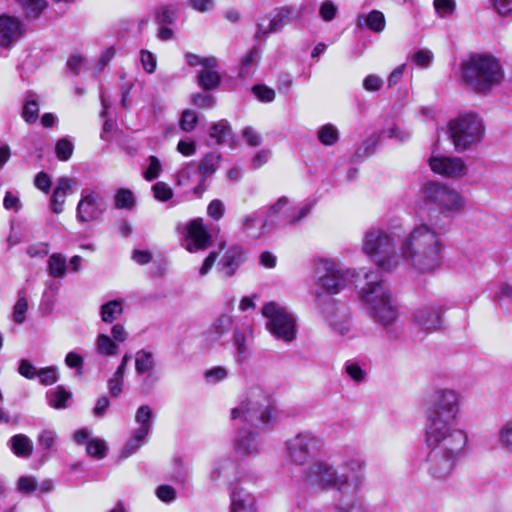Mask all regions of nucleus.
<instances>
[{
	"label": "nucleus",
	"mask_w": 512,
	"mask_h": 512,
	"mask_svg": "<svg viewBox=\"0 0 512 512\" xmlns=\"http://www.w3.org/2000/svg\"><path fill=\"white\" fill-rule=\"evenodd\" d=\"M252 92L261 102H272L275 99V91L263 84L254 85Z\"/></svg>",
	"instance_id": "052dcab7"
},
{
	"label": "nucleus",
	"mask_w": 512,
	"mask_h": 512,
	"mask_svg": "<svg viewBox=\"0 0 512 512\" xmlns=\"http://www.w3.org/2000/svg\"><path fill=\"white\" fill-rule=\"evenodd\" d=\"M433 6L436 14L440 18H445L452 15L456 9L455 0H434Z\"/></svg>",
	"instance_id": "13d9d810"
},
{
	"label": "nucleus",
	"mask_w": 512,
	"mask_h": 512,
	"mask_svg": "<svg viewBox=\"0 0 512 512\" xmlns=\"http://www.w3.org/2000/svg\"><path fill=\"white\" fill-rule=\"evenodd\" d=\"M444 308L438 302L422 303L413 314L414 322L422 329L432 332L443 325Z\"/></svg>",
	"instance_id": "f3484780"
},
{
	"label": "nucleus",
	"mask_w": 512,
	"mask_h": 512,
	"mask_svg": "<svg viewBox=\"0 0 512 512\" xmlns=\"http://www.w3.org/2000/svg\"><path fill=\"white\" fill-rule=\"evenodd\" d=\"M106 205L101 198V194H86L78 203L77 217L82 222L93 221L97 219Z\"/></svg>",
	"instance_id": "aec40b11"
},
{
	"label": "nucleus",
	"mask_w": 512,
	"mask_h": 512,
	"mask_svg": "<svg viewBox=\"0 0 512 512\" xmlns=\"http://www.w3.org/2000/svg\"><path fill=\"white\" fill-rule=\"evenodd\" d=\"M261 58L260 50L257 46H253L249 53L241 60L238 76L242 79L248 77L252 69L257 65Z\"/></svg>",
	"instance_id": "58836bf2"
},
{
	"label": "nucleus",
	"mask_w": 512,
	"mask_h": 512,
	"mask_svg": "<svg viewBox=\"0 0 512 512\" xmlns=\"http://www.w3.org/2000/svg\"><path fill=\"white\" fill-rule=\"evenodd\" d=\"M461 79L475 92L486 94L502 83L504 71L500 61L490 54L474 53L461 63Z\"/></svg>",
	"instance_id": "20e7f679"
},
{
	"label": "nucleus",
	"mask_w": 512,
	"mask_h": 512,
	"mask_svg": "<svg viewBox=\"0 0 512 512\" xmlns=\"http://www.w3.org/2000/svg\"><path fill=\"white\" fill-rule=\"evenodd\" d=\"M152 420V409L148 405L140 406L135 415V421L140 425L139 428H146L147 435L150 432Z\"/></svg>",
	"instance_id": "6e6d98bb"
},
{
	"label": "nucleus",
	"mask_w": 512,
	"mask_h": 512,
	"mask_svg": "<svg viewBox=\"0 0 512 512\" xmlns=\"http://www.w3.org/2000/svg\"><path fill=\"white\" fill-rule=\"evenodd\" d=\"M37 377L42 385H53L59 379L58 369L55 366L41 368L38 370Z\"/></svg>",
	"instance_id": "5fc2aeb1"
},
{
	"label": "nucleus",
	"mask_w": 512,
	"mask_h": 512,
	"mask_svg": "<svg viewBox=\"0 0 512 512\" xmlns=\"http://www.w3.org/2000/svg\"><path fill=\"white\" fill-rule=\"evenodd\" d=\"M67 263L60 253H53L48 259L49 274L54 278H63L66 274Z\"/></svg>",
	"instance_id": "a19ab883"
},
{
	"label": "nucleus",
	"mask_w": 512,
	"mask_h": 512,
	"mask_svg": "<svg viewBox=\"0 0 512 512\" xmlns=\"http://www.w3.org/2000/svg\"><path fill=\"white\" fill-rule=\"evenodd\" d=\"M204 376L209 383L216 384L228 376V371L222 366H216L206 370Z\"/></svg>",
	"instance_id": "0e129e2a"
},
{
	"label": "nucleus",
	"mask_w": 512,
	"mask_h": 512,
	"mask_svg": "<svg viewBox=\"0 0 512 512\" xmlns=\"http://www.w3.org/2000/svg\"><path fill=\"white\" fill-rule=\"evenodd\" d=\"M318 140L326 146L334 145L339 138L337 128L332 124H325L318 130Z\"/></svg>",
	"instance_id": "de8ad7c7"
},
{
	"label": "nucleus",
	"mask_w": 512,
	"mask_h": 512,
	"mask_svg": "<svg viewBox=\"0 0 512 512\" xmlns=\"http://www.w3.org/2000/svg\"><path fill=\"white\" fill-rule=\"evenodd\" d=\"M231 418L241 419L257 427H268L271 422V398L260 387H253L247 391L239 406L231 411Z\"/></svg>",
	"instance_id": "423d86ee"
},
{
	"label": "nucleus",
	"mask_w": 512,
	"mask_h": 512,
	"mask_svg": "<svg viewBox=\"0 0 512 512\" xmlns=\"http://www.w3.org/2000/svg\"><path fill=\"white\" fill-rule=\"evenodd\" d=\"M22 116L28 123H33L39 116V104L35 95L30 94L23 106Z\"/></svg>",
	"instance_id": "09e8293b"
},
{
	"label": "nucleus",
	"mask_w": 512,
	"mask_h": 512,
	"mask_svg": "<svg viewBox=\"0 0 512 512\" xmlns=\"http://www.w3.org/2000/svg\"><path fill=\"white\" fill-rule=\"evenodd\" d=\"M498 441L503 448L512 452V420L501 426L498 433Z\"/></svg>",
	"instance_id": "bf43d9fd"
},
{
	"label": "nucleus",
	"mask_w": 512,
	"mask_h": 512,
	"mask_svg": "<svg viewBox=\"0 0 512 512\" xmlns=\"http://www.w3.org/2000/svg\"><path fill=\"white\" fill-rule=\"evenodd\" d=\"M147 436L146 428H137L133 435L126 442L122 450L121 457L128 458L129 456L136 453V451L146 442Z\"/></svg>",
	"instance_id": "c9c22d12"
},
{
	"label": "nucleus",
	"mask_w": 512,
	"mask_h": 512,
	"mask_svg": "<svg viewBox=\"0 0 512 512\" xmlns=\"http://www.w3.org/2000/svg\"><path fill=\"white\" fill-rule=\"evenodd\" d=\"M231 512H256L254 496L244 489H233L231 493Z\"/></svg>",
	"instance_id": "bb28decb"
},
{
	"label": "nucleus",
	"mask_w": 512,
	"mask_h": 512,
	"mask_svg": "<svg viewBox=\"0 0 512 512\" xmlns=\"http://www.w3.org/2000/svg\"><path fill=\"white\" fill-rule=\"evenodd\" d=\"M21 22L10 16L0 15V47L8 48L21 36Z\"/></svg>",
	"instance_id": "b1692460"
},
{
	"label": "nucleus",
	"mask_w": 512,
	"mask_h": 512,
	"mask_svg": "<svg viewBox=\"0 0 512 512\" xmlns=\"http://www.w3.org/2000/svg\"><path fill=\"white\" fill-rule=\"evenodd\" d=\"M461 397L450 389L436 391L426 413L425 426L454 424L460 413Z\"/></svg>",
	"instance_id": "9d476101"
},
{
	"label": "nucleus",
	"mask_w": 512,
	"mask_h": 512,
	"mask_svg": "<svg viewBox=\"0 0 512 512\" xmlns=\"http://www.w3.org/2000/svg\"><path fill=\"white\" fill-rule=\"evenodd\" d=\"M210 479L218 486H226L228 489H235L233 486L240 480L238 465L231 459L217 461L211 472Z\"/></svg>",
	"instance_id": "a211bd4d"
},
{
	"label": "nucleus",
	"mask_w": 512,
	"mask_h": 512,
	"mask_svg": "<svg viewBox=\"0 0 512 512\" xmlns=\"http://www.w3.org/2000/svg\"><path fill=\"white\" fill-rule=\"evenodd\" d=\"M250 327L237 328L234 331L233 339L237 351V360L242 362L246 359L248 346L247 339L250 334Z\"/></svg>",
	"instance_id": "ea45409f"
},
{
	"label": "nucleus",
	"mask_w": 512,
	"mask_h": 512,
	"mask_svg": "<svg viewBox=\"0 0 512 512\" xmlns=\"http://www.w3.org/2000/svg\"><path fill=\"white\" fill-rule=\"evenodd\" d=\"M156 367V361L151 351L141 349L135 354V371L137 375H144L153 372Z\"/></svg>",
	"instance_id": "f704fd0d"
},
{
	"label": "nucleus",
	"mask_w": 512,
	"mask_h": 512,
	"mask_svg": "<svg viewBox=\"0 0 512 512\" xmlns=\"http://www.w3.org/2000/svg\"><path fill=\"white\" fill-rule=\"evenodd\" d=\"M108 447L103 439L91 438L86 444V453L95 459H103L107 456Z\"/></svg>",
	"instance_id": "a18cd8bd"
},
{
	"label": "nucleus",
	"mask_w": 512,
	"mask_h": 512,
	"mask_svg": "<svg viewBox=\"0 0 512 512\" xmlns=\"http://www.w3.org/2000/svg\"><path fill=\"white\" fill-rule=\"evenodd\" d=\"M493 293L500 307L507 313H512V283H497Z\"/></svg>",
	"instance_id": "2f4dec72"
},
{
	"label": "nucleus",
	"mask_w": 512,
	"mask_h": 512,
	"mask_svg": "<svg viewBox=\"0 0 512 512\" xmlns=\"http://www.w3.org/2000/svg\"><path fill=\"white\" fill-rule=\"evenodd\" d=\"M178 14L176 5H164L155 12V19L159 25H172L175 23Z\"/></svg>",
	"instance_id": "79ce46f5"
},
{
	"label": "nucleus",
	"mask_w": 512,
	"mask_h": 512,
	"mask_svg": "<svg viewBox=\"0 0 512 512\" xmlns=\"http://www.w3.org/2000/svg\"><path fill=\"white\" fill-rule=\"evenodd\" d=\"M326 318H327V321L329 322L331 329L335 333H337L341 336H345L349 333L350 318L347 314L343 313L341 315L340 319H338L337 316H335V315H328Z\"/></svg>",
	"instance_id": "49530a36"
},
{
	"label": "nucleus",
	"mask_w": 512,
	"mask_h": 512,
	"mask_svg": "<svg viewBox=\"0 0 512 512\" xmlns=\"http://www.w3.org/2000/svg\"><path fill=\"white\" fill-rule=\"evenodd\" d=\"M190 475L188 464L184 463L182 459L176 458L173 463V468L170 473V479L177 483H184Z\"/></svg>",
	"instance_id": "3c124183"
},
{
	"label": "nucleus",
	"mask_w": 512,
	"mask_h": 512,
	"mask_svg": "<svg viewBox=\"0 0 512 512\" xmlns=\"http://www.w3.org/2000/svg\"><path fill=\"white\" fill-rule=\"evenodd\" d=\"M209 136L215 140L217 145L228 143L232 139V130L229 123L221 120L213 124L210 128Z\"/></svg>",
	"instance_id": "e433bc0d"
},
{
	"label": "nucleus",
	"mask_w": 512,
	"mask_h": 512,
	"mask_svg": "<svg viewBox=\"0 0 512 512\" xmlns=\"http://www.w3.org/2000/svg\"><path fill=\"white\" fill-rule=\"evenodd\" d=\"M149 165L146 170L143 172V176L146 180L152 181L155 180L162 169L161 163L156 156H150L148 158Z\"/></svg>",
	"instance_id": "680f3d73"
},
{
	"label": "nucleus",
	"mask_w": 512,
	"mask_h": 512,
	"mask_svg": "<svg viewBox=\"0 0 512 512\" xmlns=\"http://www.w3.org/2000/svg\"><path fill=\"white\" fill-rule=\"evenodd\" d=\"M18 373L26 379L33 380L37 377V368L27 359L19 362Z\"/></svg>",
	"instance_id": "338daca9"
},
{
	"label": "nucleus",
	"mask_w": 512,
	"mask_h": 512,
	"mask_svg": "<svg viewBox=\"0 0 512 512\" xmlns=\"http://www.w3.org/2000/svg\"><path fill=\"white\" fill-rule=\"evenodd\" d=\"M185 60L186 63L190 67H196L198 65H201L203 68H217L218 67V60L214 56L209 57H201L197 54L188 52L185 54Z\"/></svg>",
	"instance_id": "8fccbe9b"
},
{
	"label": "nucleus",
	"mask_w": 512,
	"mask_h": 512,
	"mask_svg": "<svg viewBox=\"0 0 512 512\" xmlns=\"http://www.w3.org/2000/svg\"><path fill=\"white\" fill-rule=\"evenodd\" d=\"M464 204L461 194H428L424 200L423 209L437 205L442 213L450 214L459 211Z\"/></svg>",
	"instance_id": "412c9836"
},
{
	"label": "nucleus",
	"mask_w": 512,
	"mask_h": 512,
	"mask_svg": "<svg viewBox=\"0 0 512 512\" xmlns=\"http://www.w3.org/2000/svg\"><path fill=\"white\" fill-rule=\"evenodd\" d=\"M28 309L26 297L20 296L13 308V320L17 324H22L25 321V314Z\"/></svg>",
	"instance_id": "e2e57ef3"
},
{
	"label": "nucleus",
	"mask_w": 512,
	"mask_h": 512,
	"mask_svg": "<svg viewBox=\"0 0 512 512\" xmlns=\"http://www.w3.org/2000/svg\"><path fill=\"white\" fill-rule=\"evenodd\" d=\"M244 261L243 248L240 246H232L224 253L219 261L218 271L223 277L230 278L236 273Z\"/></svg>",
	"instance_id": "4be33fe9"
},
{
	"label": "nucleus",
	"mask_w": 512,
	"mask_h": 512,
	"mask_svg": "<svg viewBox=\"0 0 512 512\" xmlns=\"http://www.w3.org/2000/svg\"><path fill=\"white\" fill-rule=\"evenodd\" d=\"M121 300H110L100 307V317L104 323L111 324L122 314Z\"/></svg>",
	"instance_id": "4c0bfd02"
},
{
	"label": "nucleus",
	"mask_w": 512,
	"mask_h": 512,
	"mask_svg": "<svg viewBox=\"0 0 512 512\" xmlns=\"http://www.w3.org/2000/svg\"><path fill=\"white\" fill-rule=\"evenodd\" d=\"M280 31V28L276 22L273 11L269 14L262 16L257 21V31L254 38L256 40H265L266 37L274 32Z\"/></svg>",
	"instance_id": "473e14b6"
},
{
	"label": "nucleus",
	"mask_w": 512,
	"mask_h": 512,
	"mask_svg": "<svg viewBox=\"0 0 512 512\" xmlns=\"http://www.w3.org/2000/svg\"><path fill=\"white\" fill-rule=\"evenodd\" d=\"M317 202L318 199L315 197H308L302 201L287 196L280 197L267 209L275 231L288 225H299L308 217Z\"/></svg>",
	"instance_id": "6e6552de"
},
{
	"label": "nucleus",
	"mask_w": 512,
	"mask_h": 512,
	"mask_svg": "<svg viewBox=\"0 0 512 512\" xmlns=\"http://www.w3.org/2000/svg\"><path fill=\"white\" fill-rule=\"evenodd\" d=\"M242 137L249 146L257 147L262 143V136L253 127H245L242 131Z\"/></svg>",
	"instance_id": "774afa93"
},
{
	"label": "nucleus",
	"mask_w": 512,
	"mask_h": 512,
	"mask_svg": "<svg viewBox=\"0 0 512 512\" xmlns=\"http://www.w3.org/2000/svg\"><path fill=\"white\" fill-rule=\"evenodd\" d=\"M233 319L229 315L219 316L205 332L204 337L206 343L215 345L220 343L222 338L229 334L232 330Z\"/></svg>",
	"instance_id": "393cba45"
},
{
	"label": "nucleus",
	"mask_w": 512,
	"mask_h": 512,
	"mask_svg": "<svg viewBox=\"0 0 512 512\" xmlns=\"http://www.w3.org/2000/svg\"><path fill=\"white\" fill-rule=\"evenodd\" d=\"M358 25L361 28L365 25L369 30L379 33L384 30L386 21L381 11L372 10L367 15L358 17Z\"/></svg>",
	"instance_id": "c756f323"
},
{
	"label": "nucleus",
	"mask_w": 512,
	"mask_h": 512,
	"mask_svg": "<svg viewBox=\"0 0 512 512\" xmlns=\"http://www.w3.org/2000/svg\"><path fill=\"white\" fill-rule=\"evenodd\" d=\"M221 156L216 153L207 154L199 163L198 171H193L199 177L198 184L192 188V192H203L208 188L207 178L216 172Z\"/></svg>",
	"instance_id": "5701e85b"
},
{
	"label": "nucleus",
	"mask_w": 512,
	"mask_h": 512,
	"mask_svg": "<svg viewBox=\"0 0 512 512\" xmlns=\"http://www.w3.org/2000/svg\"><path fill=\"white\" fill-rule=\"evenodd\" d=\"M46 399L48 404L54 409H66L69 406V401L72 399V393L64 386L59 385L47 391Z\"/></svg>",
	"instance_id": "c85d7f7f"
},
{
	"label": "nucleus",
	"mask_w": 512,
	"mask_h": 512,
	"mask_svg": "<svg viewBox=\"0 0 512 512\" xmlns=\"http://www.w3.org/2000/svg\"><path fill=\"white\" fill-rule=\"evenodd\" d=\"M377 140L374 138H368L358 147L352 156V162L357 163L362 161L364 158L372 155L376 149Z\"/></svg>",
	"instance_id": "603ef678"
},
{
	"label": "nucleus",
	"mask_w": 512,
	"mask_h": 512,
	"mask_svg": "<svg viewBox=\"0 0 512 512\" xmlns=\"http://www.w3.org/2000/svg\"><path fill=\"white\" fill-rule=\"evenodd\" d=\"M175 231L181 236L182 246L190 253L206 250L212 243V235L205 226L202 218L178 223Z\"/></svg>",
	"instance_id": "ddd939ff"
},
{
	"label": "nucleus",
	"mask_w": 512,
	"mask_h": 512,
	"mask_svg": "<svg viewBox=\"0 0 512 512\" xmlns=\"http://www.w3.org/2000/svg\"><path fill=\"white\" fill-rule=\"evenodd\" d=\"M365 283L359 288V297L365 304L369 317L386 330L389 339L397 338L393 328L399 318L397 302L384 285L378 271L364 273Z\"/></svg>",
	"instance_id": "f03ea898"
},
{
	"label": "nucleus",
	"mask_w": 512,
	"mask_h": 512,
	"mask_svg": "<svg viewBox=\"0 0 512 512\" xmlns=\"http://www.w3.org/2000/svg\"><path fill=\"white\" fill-rule=\"evenodd\" d=\"M216 68H202L197 74V84L205 91L216 89L221 83V76Z\"/></svg>",
	"instance_id": "7c9ffc66"
},
{
	"label": "nucleus",
	"mask_w": 512,
	"mask_h": 512,
	"mask_svg": "<svg viewBox=\"0 0 512 512\" xmlns=\"http://www.w3.org/2000/svg\"><path fill=\"white\" fill-rule=\"evenodd\" d=\"M460 460L438 450L429 449L425 461L426 471L433 479L444 480L452 474Z\"/></svg>",
	"instance_id": "dca6fc26"
},
{
	"label": "nucleus",
	"mask_w": 512,
	"mask_h": 512,
	"mask_svg": "<svg viewBox=\"0 0 512 512\" xmlns=\"http://www.w3.org/2000/svg\"><path fill=\"white\" fill-rule=\"evenodd\" d=\"M365 466L359 456L346 458L338 469L326 461H316L306 470L305 477L313 486L336 489L335 512H351L365 481Z\"/></svg>",
	"instance_id": "f257e3e1"
},
{
	"label": "nucleus",
	"mask_w": 512,
	"mask_h": 512,
	"mask_svg": "<svg viewBox=\"0 0 512 512\" xmlns=\"http://www.w3.org/2000/svg\"><path fill=\"white\" fill-rule=\"evenodd\" d=\"M356 276L354 270L345 269L328 260L320 262L317 268L319 286L330 294H337Z\"/></svg>",
	"instance_id": "4468645a"
},
{
	"label": "nucleus",
	"mask_w": 512,
	"mask_h": 512,
	"mask_svg": "<svg viewBox=\"0 0 512 512\" xmlns=\"http://www.w3.org/2000/svg\"><path fill=\"white\" fill-rule=\"evenodd\" d=\"M451 139L457 152L473 149L484 136L482 120L475 114H464L449 123Z\"/></svg>",
	"instance_id": "1a4fd4ad"
},
{
	"label": "nucleus",
	"mask_w": 512,
	"mask_h": 512,
	"mask_svg": "<svg viewBox=\"0 0 512 512\" xmlns=\"http://www.w3.org/2000/svg\"><path fill=\"white\" fill-rule=\"evenodd\" d=\"M285 445L289 460L304 465L322 452L324 443L319 436L305 430L288 439Z\"/></svg>",
	"instance_id": "f8f14e48"
},
{
	"label": "nucleus",
	"mask_w": 512,
	"mask_h": 512,
	"mask_svg": "<svg viewBox=\"0 0 512 512\" xmlns=\"http://www.w3.org/2000/svg\"><path fill=\"white\" fill-rule=\"evenodd\" d=\"M197 121V114L194 111L185 110L181 116L180 127L183 131L190 132L195 128Z\"/></svg>",
	"instance_id": "69168bd1"
},
{
	"label": "nucleus",
	"mask_w": 512,
	"mask_h": 512,
	"mask_svg": "<svg viewBox=\"0 0 512 512\" xmlns=\"http://www.w3.org/2000/svg\"><path fill=\"white\" fill-rule=\"evenodd\" d=\"M13 454L19 458H29L33 453V442L25 434H16L8 441Z\"/></svg>",
	"instance_id": "cd10ccee"
},
{
	"label": "nucleus",
	"mask_w": 512,
	"mask_h": 512,
	"mask_svg": "<svg viewBox=\"0 0 512 512\" xmlns=\"http://www.w3.org/2000/svg\"><path fill=\"white\" fill-rule=\"evenodd\" d=\"M402 258L416 270L429 273L443 263V242L427 224L415 226L401 245Z\"/></svg>",
	"instance_id": "7ed1b4c3"
},
{
	"label": "nucleus",
	"mask_w": 512,
	"mask_h": 512,
	"mask_svg": "<svg viewBox=\"0 0 512 512\" xmlns=\"http://www.w3.org/2000/svg\"><path fill=\"white\" fill-rule=\"evenodd\" d=\"M429 166L434 173L457 178L466 174L467 167L459 157L431 156Z\"/></svg>",
	"instance_id": "6ab92c4d"
},
{
	"label": "nucleus",
	"mask_w": 512,
	"mask_h": 512,
	"mask_svg": "<svg viewBox=\"0 0 512 512\" xmlns=\"http://www.w3.org/2000/svg\"><path fill=\"white\" fill-rule=\"evenodd\" d=\"M18 2L29 19H37L47 5L46 0H18Z\"/></svg>",
	"instance_id": "37998d69"
},
{
	"label": "nucleus",
	"mask_w": 512,
	"mask_h": 512,
	"mask_svg": "<svg viewBox=\"0 0 512 512\" xmlns=\"http://www.w3.org/2000/svg\"><path fill=\"white\" fill-rule=\"evenodd\" d=\"M363 251L383 271H391L398 265L394 239L382 229L371 228L365 232Z\"/></svg>",
	"instance_id": "0eeeda50"
},
{
	"label": "nucleus",
	"mask_w": 512,
	"mask_h": 512,
	"mask_svg": "<svg viewBox=\"0 0 512 512\" xmlns=\"http://www.w3.org/2000/svg\"><path fill=\"white\" fill-rule=\"evenodd\" d=\"M73 149V143L67 138H62L56 143L55 153L60 161H67L72 156Z\"/></svg>",
	"instance_id": "4d7b16f0"
},
{
	"label": "nucleus",
	"mask_w": 512,
	"mask_h": 512,
	"mask_svg": "<svg viewBox=\"0 0 512 512\" xmlns=\"http://www.w3.org/2000/svg\"><path fill=\"white\" fill-rule=\"evenodd\" d=\"M240 232L248 239H265L275 233L268 210H256L240 219Z\"/></svg>",
	"instance_id": "2eb2a0df"
},
{
	"label": "nucleus",
	"mask_w": 512,
	"mask_h": 512,
	"mask_svg": "<svg viewBox=\"0 0 512 512\" xmlns=\"http://www.w3.org/2000/svg\"><path fill=\"white\" fill-rule=\"evenodd\" d=\"M262 314L267 319L268 331L277 340L291 343L296 339V317L286 306L273 301L268 302L263 306Z\"/></svg>",
	"instance_id": "9b49d317"
},
{
	"label": "nucleus",
	"mask_w": 512,
	"mask_h": 512,
	"mask_svg": "<svg viewBox=\"0 0 512 512\" xmlns=\"http://www.w3.org/2000/svg\"><path fill=\"white\" fill-rule=\"evenodd\" d=\"M95 350L100 356L112 357L118 354L119 344H117L109 335L100 333L95 340Z\"/></svg>",
	"instance_id": "72a5a7b5"
},
{
	"label": "nucleus",
	"mask_w": 512,
	"mask_h": 512,
	"mask_svg": "<svg viewBox=\"0 0 512 512\" xmlns=\"http://www.w3.org/2000/svg\"><path fill=\"white\" fill-rule=\"evenodd\" d=\"M261 442L257 434L250 430H240L235 442V449L245 456L256 455L260 451Z\"/></svg>",
	"instance_id": "a878e982"
},
{
	"label": "nucleus",
	"mask_w": 512,
	"mask_h": 512,
	"mask_svg": "<svg viewBox=\"0 0 512 512\" xmlns=\"http://www.w3.org/2000/svg\"><path fill=\"white\" fill-rule=\"evenodd\" d=\"M273 14L281 30L286 24L290 23L293 20L299 19L300 12L296 11L294 7L283 6L273 10Z\"/></svg>",
	"instance_id": "c03bdc74"
},
{
	"label": "nucleus",
	"mask_w": 512,
	"mask_h": 512,
	"mask_svg": "<svg viewBox=\"0 0 512 512\" xmlns=\"http://www.w3.org/2000/svg\"><path fill=\"white\" fill-rule=\"evenodd\" d=\"M425 441L429 449L459 459H463L469 452L467 432L454 424L425 426Z\"/></svg>",
	"instance_id": "39448f33"
},
{
	"label": "nucleus",
	"mask_w": 512,
	"mask_h": 512,
	"mask_svg": "<svg viewBox=\"0 0 512 512\" xmlns=\"http://www.w3.org/2000/svg\"><path fill=\"white\" fill-rule=\"evenodd\" d=\"M338 11V6L332 0H324L319 6V16L325 22L333 21Z\"/></svg>",
	"instance_id": "864d4df0"
}]
</instances>
